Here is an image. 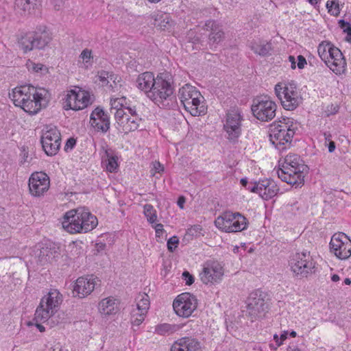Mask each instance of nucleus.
<instances>
[{
  "label": "nucleus",
  "mask_w": 351,
  "mask_h": 351,
  "mask_svg": "<svg viewBox=\"0 0 351 351\" xmlns=\"http://www.w3.org/2000/svg\"><path fill=\"white\" fill-rule=\"evenodd\" d=\"M40 90L42 92H38L31 85H23L12 89L10 97L16 106L21 107L29 114H35L47 105V93L44 90Z\"/></svg>",
  "instance_id": "nucleus-1"
},
{
  "label": "nucleus",
  "mask_w": 351,
  "mask_h": 351,
  "mask_svg": "<svg viewBox=\"0 0 351 351\" xmlns=\"http://www.w3.org/2000/svg\"><path fill=\"white\" fill-rule=\"evenodd\" d=\"M97 224V217L84 207L67 211L62 222V228L71 234L86 233L93 230Z\"/></svg>",
  "instance_id": "nucleus-2"
},
{
  "label": "nucleus",
  "mask_w": 351,
  "mask_h": 351,
  "mask_svg": "<svg viewBox=\"0 0 351 351\" xmlns=\"http://www.w3.org/2000/svg\"><path fill=\"white\" fill-rule=\"evenodd\" d=\"M308 167L297 154H289L285 158V162L277 170L278 178L283 182L295 187L302 186Z\"/></svg>",
  "instance_id": "nucleus-3"
},
{
  "label": "nucleus",
  "mask_w": 351,
  "mask_h": 351,
  "mask_svg": "<svg viewBox=\"0 0 351 351\" xmlns=\"http://www.w3.org/2000/svg\"><path fill=\"white\" fill-rule=\"evenodd\" d=\"M178 97L184 109L192 116L199 117L206 113L204 97L195 86L185 84L180 88Z\"/></svg>",
  "instance_id": "nucleus-4"
},
{
  "label": "nucleus",
  "mask_w": 351,
  "mask_h": 351,
  "mask_svg": "<svg viewBox=\"0 0 351 351\" xmlns=\"http://www.w3.org/2000/svg\"><path fill=\"white\" fill-rule=\"evenodd\" d=\"M287 121L288 122L286 123H282L281 121L278 123L274 122L270 125V141L280 151L285 149L287 148L286 145H289L291 144L295 133V128L293 127V124H289V119H287Z\"/></svg>",
  "instance_id": "nucleus-5"
},
{
  "label": "nucleus",
  "mask_w": 351,
  "mask_h": 351,
  "mask_svg": "<svg viewBox=\"0 0 351 351\" xmlns=\"http://www.w3.org/2000/svg\"><path fill=\"white\" fill-rule=\"evenodd\" d=\"M62 302V296L57 289L51 290L47 295L41 299L37 307L34 319L38 321H47L57 312L60 304Z\"/></svg>",
  "instance_id": "nucleus-6"
},
{
  "label": "nucleus",
  "mask_w": 351,
  "mask_h": 351,
  "mask_svg": "<svg viewBox=\"0 0 351 351\" xmlns=\"http://www.w3.org/2000/svg\"><path fill=\"white\" fill-rule=\"evenodd\" d=\"M277 106L269 97H257L253 99L251 110L253 116L261 121H269L276 116Z\"/></svg>",
  "instance_id": "nucleus-7"
},
{
  "label": "nucleus",
  "mask_w": 351,
  "mask_h": 351,
  "mask_svg": "<svg viewBox=\"0 0 351 351\" xmlns=\"http://www.w3.org/2000/svg\"><path fill=\"white\" fill-rule=\"evenodd\" d=\"M274 90L285 110H293L302 102V97L293 84H286L283 87L278 84L275 86Z\"/></svg>",
  "instance_id": "nucleus-8"
},
{
  "label": "nucleus",
  "mask_w": 351,
  "mask_h": 351,
  "mask_svg": "<svg viewBox=\"0 0 351 351\" xmlns=\"http://www.w3.org/2000/svg\"><path fill=\"white\" fill-rule=\"evenodd\" d=\"M267 295L262 291L256 290L247 298V312L252 319L262 318L268 311Z\"/></svg>",
  "instance_id": "nucleus-9"
},
{
  "label": "nucleus",
  "mask_w": 351,
  "mask_h": 351,
  "mask_svg": "<svg viewBox=\"0 0 351 351\" xmlns=\"http://www.w3.org/2000/svg\"><path fill=\"white\" fill-rule=\"evenodd\" d=\"M289 266L295 276L304 278L313 273L314 263L309 252H302L290 257Z\"/></svg>",
  "instance_id": "nucleus-10"
},
{
  "label": "nucleus",
  "mask_w": 351,
  "mask_h": 351,
  "mask_svg": "<svg viewBox=\"0 0 351 351\" xmlns=\"http://www.w3.org/2000/svg\"><path fill=\"white\" fill-rule=\"evenodd\" d=\"M40 143L47 155H56L60 147V132L56 126L46 125L43 131Z\"/></svg>",
  "instance_id": "nucleus-11"
},
{
  "label": "nucleus",
  "mask_w": 351,
  "mask_h": 351,
  "mask_svg": "<svg viewBox=\"0 0 351 351\" xmlns=\"http://www.w3.org/2000/svg\"><path fill=\"white\" fill-rule=\"evenodd\" d=\"M173 307L178 316L189 317L197 308V300L189 293H182L174 300Z\"/></svg>",
  "instance_id": "nucleus-12"
},
{
  "label": "nucleus",
  "mask_w": 351,
  "mask_h": 351,
  "mask_svg": "<svg viewBox=\"0 0 351 351\" xmlns=\"http://www.w3.org/2000/svg\"><path fill=\"white\" fill-rule=\"evenodd\" d=\"M173 93V88L170 80H167L162 76V74L158 75L156 83L152 90L148 93V98L156 104L162 103Z\"/></svg>",
  "instance_id": "nucleus-13"
},
{
  "label": "nucleus",
  "mask_w": 351,
  "mask_h": 351,
  "mask_svg": "<svg viewBox=\"0 0 351 351\" xmlns=\"http://www.w3.org/2000/svg\"><path fill=\"white\" fill-rule=\"evenodd\" d=\"M330 247L339 259L346 260L351 255V241L344 233L335 234L331 238Z\"/></svg>",
  "instance_id": "nucleus-14"
},
{
  "label": "nucleus",
  "mask_w": 351,
  "mask_h": 351,
  "mask_svg": "<svg viewBox=\"0 0 351 351\" xmlns=\"http://www.w3.org/2000/svg\"><path fill=\"white\" fill-rule=\"evenodd\" d=\"M223 276V269L221 265L215 261H207L199 274L200 279L204 284H214L220 282Z\"/></svg>",
  "instance_id": "nucleus-15"
},
{
  "label": "nucleus",
  "mask_w": 351,
  "mask_h": 351,
  "mask_svg": "<svg viewBox=\"0 0 351 351\" xmlns=\"http://www.w3.org/2000/svg\"><path fill=\"white\" fill-rule=\"evenodd\" d=\"M241 120V112L238 109L232 108L228 112L224 129L228 135L229 140L234 141L240 136Z\"/></svg>",
  "instance_id": "nucleus-16"
},
{
  "label": "nucleus",
  "mask_w": 351,
  "mask_h": 351,
  "mask_svg": "<svg viewBox=\"0 0 351 351\" xmlns=\"http://www.w3.org/2000/svg\"><path fill=\"white\" fill-rule=\"evenodd\" d=\"M28 185L30 193L35 197H40L49 188V177L43 172H34L29 178Z\"/></svg>",
  "instance_id": "nucleus-17"
},
{
  "label": "nucleus",
  "mask_w": 351,
  "mask_h": 351,
  "mask_svg": "<svg viewBox=\"0 0 351 351\" xmlns=\"http://www.w3.org/2000/svg\"><path fill=\"white\" fill-rule=\"evenodd\" d=\"M35 258L41 265L51 263L56 261L60 254L59 248L54 245H38L33 250Z\"/></svg>",
  "instance_id": "nucleus-18"
},
{
  "label": "nucleus",
  "mask_w": 351,
  "mask_h": 351,
  "mask_svg": "<svg viewBox=\"0 0 351 351\" xmlns=\"http://www.w3.org/2000/svg\"><path fill=\"white\" fill-rule=\"evenodd\" d=\"M247 189L253 193H258L259 195L265 200L271 199L276 195L279 191V188L276 183L271 179L255 182L252 186H248Z\"/></svg>",
  "instance_id": "nucleus-19"
},
{
  "label": "nucleus",
  "mask_w": 351,
  "mask_h": 351,
  "mask_svg": "<svg viewBox=\"0 0 351 351\" xmlns=\"http://www.w3.org/2000/svg\"><path fill=\"white\" fill-rule=\"evenodd\" d=\"M99 282V280L93 276L80 277L75 283L73 293L80 298H84L93 291Z\"/></svg>",
  "instance_id": "nucleus-20"
},
{
  "label": "nucleus",
  "mask_w": 351,
  "mask_h": 351,
  "mask_svg": "<svg viewBox=\"0 0 351 351\" xmlns=\"http://www.w3.org/2000/svg\"><path fill=\"white\" fill-rule=\"evenodd\" d=\"M90 124L97 131L107 132L110 129V117L100 107H97L90 114Z\"/></svg>",
  "instance_id": "nucleus-21"
},
{
  "label": "nucleus",
  "mask_w": 351,
  "mask_h": 351,
  "mask_svg": "<svg viewBox=\"0 0 351 351\" xmlns=\"http://www.w3.org/2000/svg\"><path fill=\"white\" fill-rule=\"evenodd\" d=\"M204 29L209 32L208 43L210 49L216 48L217 45L224 38V32L221 26L215 21L208 20L204 26Z\"/></svg>",
  "instance_id": "nucleus-22"
},
{
  "label": "nucleus",
  "mask_w": 351,
  "mask_h": 351,
  "mask_svg": "<svg viewBox=\"0 0 351 351\" xmlns=\"http://www.w3.org/2000/svg\"><path fill=\"white\" fill-rule=\"evenodd\" d=\"M170 351H202V343L193 337H184L176 340Z\"/></svg>",
  "instance_id": "nucleus-23"
},
{
  "label": "nucleus",
  "mask_w": 351,
  "mask_h": 351,
  "mask_svg": "<svg viewBox=\"0 0 351 351\" xmlns=\"http://www.w3.org/2000/svg\"><path fill=\"white\" fill-rule=\"evenodd\" d=\"M330 62L326 64L336 74H341L346 70V62L341 51L337 48L330 51Z\"/></svg>",
  "instance_id": "nucleus-24"
},
{
  "label": "nucleus",
  "mask_w": 351,
  "mask_h": 351,
  "mask_svg": "<svg viewBox=\"0 0 351 351\" xmlns=\"http://www.w3.org/2000/svg\"><path fill=\"white\" fill-rule=\"evenodd\" d=\"M156 77L151 72H144L140 74L136 80V87L145 92L148 97V93L152 90L156 83Z\"/></svg>",
  "instance_id": "nucleus-25"
},
{
  "label": "nucleus",
  "mask_w": 351,
  "mask_h": 351,
  "mask_svg": "<svg viewBox=\"0 0 351 351\" xmlns=\"http://www.w3.org/2000/svg\"><path fill=\"white\" fill-rule=\"evenodd\" d=\"M39 4L38 0H15V10L21 15L30 14Z\"/></svg>",
  "instance_id": "nucleus-26"
},
{
  "label": "nucleus",
  "mask_w": 351,
  "mask_h": 351,
  "mask_svg": "<svg viewBox=\"0 0 351 351\" xmlns=\"http://www.w3.org/2000/svg\"><path fill=\"white\" fill-rule=\"evenodd\" d=\"M34 40V45L36 49H42L47 46L51 40L50 33L46 30V27H40L36 31L33 32Z\"/></svg>",
  "instance_id": "nucleus-27"
},
{
  "label": "nucleus",
  "mask_w": 351,
  "mask_h": 351,
  "mask_svg": "<svg viewBox=\"0 0 351 351\" xmlns=\"http://www.w3.org/2000/svg\"><path fill=\"white\" fill-rule=\"evenodd\" d=\"M142 121L141 117H131L128 114L121 122H118L119 130L123 132L128 133L138 129L139 123Z\"/></svg>",
  "instance_id": "nucleus-28"
},
{
  "label": "nucleus",
  "mask_w": 351,
  "mask_h": 351,
  "mask_svg": "<svg viewBox=\"0 0 351 351\" xmlns=\"http://www.w3.org/2000/svg\"><path fill=\"white\" fill-rule=\"evenodd\" d=\"M99 312L105 315H114L118 311V306L116 300L112 297L103 299L99 303Z\"/></svg>",
  "instance_id": "nucleus-29"
},
{
  "label": "nucleus",
  "mask_w": 351,
  "mask_h": 351,
  "mask_svg": "<svg viewBox=\"0 0 351 351\" xmlns=\"http://www.w3.org/2000/svg\"><path fill=\"white\" fill-rule=\"evenodd\" d=\"M234 213L227 211L219 216L215 221L216 227L226 232H230L231 223L235 219Z\"/></svg>",
  "instance_id": "nucleus-30"
},
{
  "label": "nucleus",
  "mask_w": 351,
  "mask_h": 351,
  "mask_svg": "<svg viewBox=\"0 0 351 351\" xmlns=\"http://www.w3.org/2000/svg\"><path fill=\"white\" fill-rule=\"evenodd\" d=\"M250 47L255 53L265 56L269 54L271 50V44L264 41H254L251 43Z\"/></svg>",
  "instance_id": "nucleus-31"
},
{
  "label": "nucleus",
  "mask_w": 351,
  "mask_h": 351,
  "mask_svg": "<svg viewBox=\"0 0 351 351\" xmlns=\"http://www.w3.org/2000/svg\"><path fill=\"white\" fill-rule=\"evenodd\" d=\"M234 216L236 217L231 223L230 232H240L247 228V219L243 215L239 213H234Z\"/></svg>",
  "instance_id": "nucleus-32"
},
{
  "label": "nucleus",
  "mask_w": 351,
  "mask_h": 351,
  "mask_svg": "<svg viewBox=\"0 0 351 351\" xmlns=\"http://www.w3.org/2000/svg\"><path fill=\"white\" fill-rule=\"evenodd\" d=\"M34 40L33 32L27 33L25 36H21L19 40V45L25 53L36 49Z\"/></svg>",
  "instance_id": "nucleus-33"
},
{
  "label": "nucleus",
  "mask_w": 351,
  "mask_h": 351,
  "mask_svg": "<svg viewBox=\"0 0 351 351\" xmlns=\"http://www.w3.org/2000/svg\"><path fill=\"white\" fill-rule=\"evenodd\" d=\"M80 90L77 91L75 89H71L67 92L65 97V107L66 109L74 110V106H77L78 101L80 100Z\"/></svg>",
  "instance_id": "nucleus-34"
},
{
  "label": "nucleus",
  "mask_w": 351,
  "mask_h": 351,
  "mask_svg": "<svg viewBox=\"0 0 351 351\" xmlns=\"http://www.w3.org/2000/svg\"><path fill=\"white\" fill-rule=\"evenodd\" d=\"M182 328L181 325L162 324L156 328V332L160 335H169L179 330Z\"/></svg>",
  "instance_id": "nucleus-35"
},
{
  "label": "nucleus",
  "mask_w": 351,
  "mask_h": 351,
  "mask_svg": "<svg viewBox=\"0 0 351 351\" xmlns=\"http://www.w3.org/2000/svg\"><path fill=\"white\" fill-rule=\"evenodd\" d=\"M136 300L137 302V311L147 313L150 305L149 298L148 295L145 293H140L136 298Z\"/></svg>",
  "instance_id": "nucleus-36"
},
{
  "label": "nucleus",
  "mask_w": 351,
  "mask_h": 351,
  "mask_svg": "<svg viewBox=\"0 0 351 351\" xmlns=\"http://www.w3.org/2000/svg\"><path fill=\"white\" fill-rule=\"evenodd\" d=\"M332 49H335V47L331 45L330 43H327L326 45L324 43L319 44L317 48V52L321 59L324 61L326 64L330 62V51Z\"/></svg>",
  "instance_id": "nucleus-37"
},
{
  "label": "nucleus",
  "mask_w": 351,
  "mask_h": 351,
  "mask_svg": "<svg viewBox=\"0 0 351 351\" xmlns=\"http://www.w3.org/2000/svg\"><path fill=\"white\" fill-rule=\"evenodd\" d=\"M143 213L149 223L153 224L157 221L156 210L151 204H145L143 206Z\"/></svg>",
  "instance_id": "nucleus-38"
},
{
  "label": "nucleus",
  "mask_w": 351,
  "mask_h": 351,
  "mask_svg": "<svg viewBox=\"0 0 351 351\" xmlns=\"http://www.w3.org/2000/svg\"><path fill=\"white\" fill-rule=\"evenodd\" d=\"M80 100L77 106H74V110H79L85 108L89 104V96L86 93L80 90Z\"/></svg>",
  "instance_id": "nucleus-39"
},
{
  "label": "nucleus",
  "mask_w": 351,
  "mask_h": 351,
  "mask_svg": "<svg viewBox=\"0 0 351 351\" xmlns=\"http://www.w3.org/2000/svg\"><path fill=\"white\" fill-rule=\"evenodd\" d=\"M147 313L138 312L137 310L132 313V324L133 326H138L145 320Z\"/></svg>",
  "instance_id": "nucleus-40"
},
{
  "label": "nucleus",
  "mask_w": 351,
  "mask_h": 351,
  "mask_svg": "<svg viewBox=\"0 0 351 351\" xmlns=\"http://www.w3.org/2000/svg\"><path fill=\"white\" fill-rule=\"evenodd\" d=\"M106 154L108 157V163L106 164V169L108 171L113 172L118 167L117 162V158L116 156H110L107 150L106 151Z\"/></svg>",
  "instance_id": "nucleus-41"
},
{
  "label": "nucleus",
  "mask_w": 351,
  "mask_h": 351,
  "mask_svg": "<svg viewBox=\"0 0 351 351\" xmlns=\"http://www.w3.org/2000/svg\"><path fill=\"white\" fill-rule=\"evenodd\" d=\"M326 6L328 12H331L335 16H337L340 13L339 5L335 0L328 1Z\"/></svg>",
  "instance_id": "nucleus-42"
},
{
  "label": "nucleus",
  "mask_w": 351,
  "mask_h": 351,
  "mask_svg": "<svg viewBox=\"0 0 351 351\" xmlns=\"http://www.w3.org/2000/svg\"><path fill=\"white\" fill-rule=\"evenodd\" d=\"M125 110V107L124 106L123 107H120L116 110V112H114V117L117 124L118 122H121L127 117L128 112Z\"/></svg>",
  "instance_id": "nucleus-43"
},
{
  "label": "nucleus",
  "mask_w": 351,
  "mask_h": 351,
  "mask_svg": "<svg viewBox=\"0 0 351 351\" xmlns=\"http://www.w3.org/2000/svg\"><path fill=\"white\" fill-rule=\"evenodd\" d=\"M179 239L176 236H173L167 241V248L171 252H173L178 247Z\"/></svg>",
  "instance_id": "nucleus-44"
},
{
  "label": "nucleus",
  "mask_w": 351,
  "mask_h": 351,
  "mask_svg": "<svg viewBox=\"0 0 351 351\" xmlns=\"http://www.w3.org/2000/svg\"><path fill=\"white\" fill-rule=\"evenodd\" d=\"M108 80L110 82H112V84H110V86L112 88H114L117 87V84L121 82V77L112 72H110Z\"/></svg>",
  "instance_id": "nucleus-45"
},
{
  "label": "nucleus",
  "mask_w": 351,
  "mask_h": 351,
  "mask_svg": "<svg viewBox=\"0 0 351 351\" xmlns=\"http://www.w3.org/2000/svg\"><path fill=\"white\" fill-rule=\"evenodd\" d=\"M182 278L185 280L186 285H191L194 282V277L188 271L182 273Z\"/></svg>",
  "instance_id": "nucleus-46"
},
{
  "label": "nucleus",
  "mask_w": 351,
  "mask_h": 351,
  "mask_svg": "<svg viewBox=\"0 0 351 351\" xmlns=\"http://www.w3.org/2000/svg\"><path fill=\"white\" fill-rule=\"evenodd\" d=\"M109 74H110V72L106 71H101V72H99V77L100 81L102 82L103 83L108 84L110 82V81L108 80Z\"/></svg>",
  "instance_id": "nucleus-47"
},
{
  "label": "nucleus",
  "mask_w": 351,
  "mask_h": 351,
  "mask_svg": "<svg viewBox=\"0 0 351 351\" xmlns=\"http://www.w3.org/2000/svg\"><path fill=\"white\" fill-rule=\"evenodd\" d=\"M76 144V141L73 138H70L66 141L64 146V150L67 152L69 149H72Z\"/></svg>",
  "instance_id": "nucleus-48"
},
{
  "label": "nucleus",
  "mask_w": 351,
  "mask_h": 351,
  "mask_svg": "<svg viewBox=\"0 0 351 351\" xmlns=\"http://www.w3.org/2000/svg\"><path fill=\"white\" fill-rule=\"evenodd\" d=\"M306 64V58L303 56L299 55L298 56V67L300 69H302L304 68V66Z\"/></svg>",
  "instance_id": "nucleus-49"
},
{
  "label": "nucleus",
  "mask_w": 351,
  "mask_h": 351,
  "mask_svg": "<svg viewBox=\"0 0 351 351\" xmlns=\"http://www.w3.org/2000/svg\"><path fill=\"white\" fill-rule=\"evenodd\" d=\"M339 106L337 105L331 104L330 106H328L326 112H328V116L330 114H334L339 111Z\"/></svg>",
  "instance_id": "nucleus-50"
},
{
  "label": "nucleus",
  "mask_w": 351,
  "mask_h": 351,
  "mask_svg": "<svg viewBox=\"0 0 351 351\" xmlns=\"http://www.w3.org/2000/svg\"><path fill=\"white\" fill-rule=\"evenodd\" d=\"M154 229L156 232V236L157 237H160V235L163 233L164 229H163V225L162 223H156L154 226Z\"/></svg>",
  "instance_id": "nucleus-51"
},
{
  "label": "nucleus",
  "mask_w": 351,
  "mask_h": 351,
  "mask_svg": "<svg viewBox=\"0 0 351 351\" xmlns=\"http://www.w3.org/2000/svg\"><path fill=\"white\" fill-rule=\"evenodd\" d=\"M64 0H53L54 9L60 10L64 6Z\"/></svg>",
  "instance_id": "nucleus-52"
},
{
  "label": "nucleus",
  "mask_w": 351,
  "mask_h": 351,
  "mask_svg": "<svg viewBox=\"0 0 351 351\" xmlns=\"http://www.w3.org/2000/svg\"><path fill=\"white\" fill-rule=\"evenodd\" d=\"M120 99H111L110 101V104H111V106H112V109H117V108H119V106H120V107H123V104L120 103Z\"/></svg>",
  "instance_id": "nucleus-53"
},
{
  "label": "nucleus",
  "mask_w": 351,
  "mask_h": 351,
  "mask_svg": "<svg viewBox=\"0 0 351 351\" xmlns=\"http://www.w3.org/2000/svg\"><path fill=\"white\" fill-rule=\"evenodd\" d=\"M125 111L128 112V114L131 117H140L138 113L136 112V107H125Z\"/></svg>",
  "instance_id": "nucleus-54"
},
{
  "label": "nucleus",
  "mask_w": 351,
  "mask_h": 351,
  "mask_svg": "<svg viewBox=\"0 0 351 351\" xmlns=\"http://www.w3.org/2000/svg\"><path fill=\"white\" fill-rule=\"evenodd\" d=\"M80 56L84 60H87L91 57V51L87 49L82 51Z\"/></svg>",
  "instance_id": "nucleus-55"
},
{
  "label": "nucleus",
  "mask_w": 351,
  "mask_h": 351,
  "mask_svg": "<svg viewBox=\"0 0 351 351\" xmlns=\"http://www.w3.org/2000/svg\"><path fill=\"white\" fill-rule=\"evenodd\" d=\"M326 145L328 146L329 153H332L335 152V148H336V145L334 141H330L329 143H327Z\"/></svg>",
  "instance_id": "nucleus-56"
},
{
  "label": "nucleus",
  "mask_w": 351,
  "mask_h": 351,
  "mask_svg": "<svg viewBox=\"0 0 351 351\" xmlns=\"http://www.w3.org/2000/svg\"><path fill=\"white\" fill-rule=\"evenodd\" d=\"M186 202V199L184 196H180L178 197V202H177V204H178V206L181 208V209H183L184 208V204Z\"/></svg>",
  "instance_id": "nucleus-57"
},
{
  "label": "nucleus",
  "mask_w": 351,
  "mask_h": 351,
  "mask_svg": "<svg viewBox=\"0 0 351 351\" xmlns=\"http://www.w3.org/2000/svg\"><path fill=\"white\" fill-rule=\"evenodd\" d=\"M274 339L276 341V347L275 349H277L279 346H280L282 344V341L280 340V338L278 337V335L277 334H275L274 335Z\"/></svg>",
  "instance_id": "nucleus-58"
},
{
  "label": "nucleus",
  "mask_w": 351,
  "mask_h": 351,
  "mask_svg": "<svg viewBox=\"0 0 351 351\" xmlns=\"http://www.w3.org/2000/svg\"><path fill=\"white\" fill-rule=\"evenodd\" d=\"M339 27L343 29V30L345 29L347 27L350 26V24L348 22L345 21L344 20H340L339 22Z\"/></svg>",
  "instance_id": "nucleus-59"
},
{
  "label": "nucleus",
  "mask_w": 351,
  "mask_h": 351,
  "mask_svg": "<svg viewBox=\"0 0 351 351\" xmlns=\"http://www.w3.org/2000/svg\"><path fill=\"white\" fill-rule=\"evenodd\" d=\"M34 321L36 322L35 325L40 332H44L45 330V328L42 324L38 323L40 321L36 322L34 319ZM42 322H44L43 321Z\"/></svg>",
  "instance_id": "nucleus-60"
},
{
  "label": "nucleus",
  "mask_w": 351,
  "mask_h": 351,
  "mask_svg": "<svg viewBox=\"0 0 351 351\" xmlns=\"http://www.w3.org/2000/svg\"><path fill=\"white\" fill-rule=\"evenodd\" d=\"M289 60L291 62V69H295V58L293 56H289Z\"/></svg>",
  "instance_id": "nucleus-61"
},
{
  "label": "nucleus",
  "mask_w": 351,
  "mask_h": 351,
  "mask_svg": "<svg viewBox=\"0 0 351 351\" xmlns=\"http://www.w3.org/2000/svg\"><path fill=\"white\" fill-rule=\"evenodd\" d=\"M43 65L41 64H34L33 70L35 72H38L42 70Z\"/></svg>",
  "instance_id": "nucleus-62"
},
{
  "label": "nucleus",
  "mask_w": 351,
  "mask_h": 351,
  "mask_svg": "<svg viewBox=\"0 0 351 351\" xmlns=\"http://www.w3.org/2000/svg\"><path fill=\"white\" fill-rule=\"evenodd\" d=\"M287 351H300L295 346H289L287 348Z\"/></svg>",
  "instance_id": "nucleus-63"
},
{
  "label": "nucleus",
  "mask_w": 351,
  "mask_h": 351,
  "mask_svg": "<svg viewBox=\"0 0 351 351\" xmlns=\"http://www.w3.org/2000/svg\"><path fill=\"white\" fill-rule=\"evenodd\" d=\"M344 32L347 33L348 36H351V26H348L343 30Z\"/></svg>",
  "instance_id": "nucleus-64"
}]
</instances>
